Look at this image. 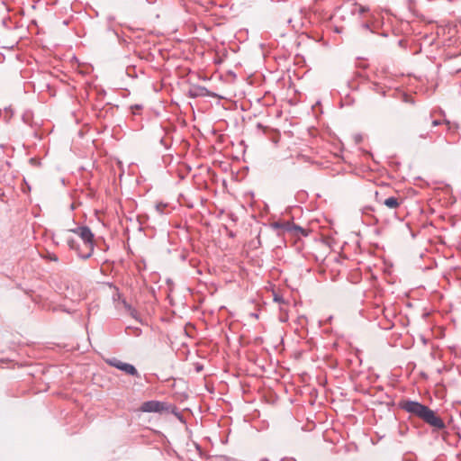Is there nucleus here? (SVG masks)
<instances>
[{
  "instance_id": "1a4fd4ad",
  "label": "nucleus",
  "mask_w": 461,
  "mask_h": 461,
  "mask_svg": "<svg viewBox=\"0 0 461 461\" xmlns=\"http://www.w3.org/2000/svg\"><path fill=\"white\" fill-rule=\"evenodd\" d=\"M164 205L162 204H158L156 206V210L158 212H162V209H163Z\"/></svg>"
},
{
  "instance_id": "f8f14e48",
  "label": "nucleus",
  "mask_w": 461,
  "mask_h": 461,
  "mask_svg": "<svg viewBox=\"0 0 461 461\" xmlns=\"http://www.w3.org/2000/svg\"><path fill=\"white\" fill-rule=\"evenodd\" d=\"M366 9L365 7H363V6H362V7H360V13H364V12H366Z\"/></svg>"
},
{
  "instance_id": "6e6552de",
  "label": "nucleus",
  "mask_w": 461,
  "mask_h": 461,
  "mask_svg": "<svg viewBox=\"0 0 461 461\" xmlns=\"http://www.w3.org/2000/svg\"><path fill=\"white\" fill-rule=\"evenodd\" d=\"M126 307L131 316L133 317L134 319H137V311L132 309L130 305H126Z\"/></svg>"
},
{
  "instance_id": "9b49d317",
  "label": "nucleus",
  "mask_w": 461,
  "mask_h": 461,
  "mask_svg": "<svg viewBox=\"0 0 461 461\" xmlns=\"http://www.w3.org/2000/svg\"><path fill=\"white\" fill-rule=\"evenodd\" d=\"M439 124V122L438 121H433L432 122V125L433 126H436V125H438Z\"/></svg>"
},
{
  "instance_id": "f03ea898",
  "label": "nucleus",
  "mask_w": 461,
  "mask_h": 461,
  "mask_svg": "<svg viewBox=\"0 0 461 461\" xmlns=\"http://www.w3.org/2000/svg\"><path fill=\"white\" fill-rule=\"evenodd\" d=\"M72 232L76 233L82 240L85 248V251H79L78 256L84 259L89 258L94 250V234L91 230L86 226H81L72 229Z\"/></svg>"
},
{
  "instance_id": "20e7f679",
  "label": "nucleus",
  "mask_w": 461,
  "mask_h": 461,
  "mask_svg": "<svg viewBox=\"0 0 461 461\" xmlns=\"http://www.w3.org/2000/svg\"><path fill=\"white\" fill-rule=\"evenodd\" d=\"M140 410L144 412H161L167 410V405L162 402L149 401L142 403Z\"/></svg>"
},
{
  "instance_id": "423d86ee",
  "label": "nucleus",
  "mask_w": 461,
  "mask_h": 461,
  "mask_svg": "<svg viewBox=\"0 0 461 461\" xmlns=\"http://www.w3.org/2000/svg\"><path fill=\"white\" fill-rule=\"evenodd\" d=\"M191 95L193 96H205L209 95V91L203 86H198L191 89Z\"/></svg>"
},
{
  "instance_id": "9d476101",
  "label": "nucleus",
  "mask_w": 461,
  "mask_h": 461,
  "mask_svg": "<svg viewBox=\"0 0 461 461\" xmlns=\"http://www.w3.org/2000/svg\"><path fill=\"white\" fill-rule=\"evenodd\" d=\"M50 258L51 260H53V261H57L58 260V258L55 255L50 256Z\"/></svg>"
},
{
  "instance_id": "7ed1b4c3",
  "label": "nucleus",
  "mask_w": 461,
  "mask_h": 461,
  "mask_svg": "<svg viewBox=\"0 0 461 461\" xmlns=\"http://www.w3.org/2000/svg\"><path fill=\"white\" fill-rule=\"evenodd\" d=\"M107 363L111 366H113L122 372H124L125 374L127 375H132V376H140L139 375V373L137 371V369L135 368L134 366L131 365V364H128V363H124L115 357L113 358H111V359H108L107 360Z\"/></svg>"
},
{
  "instance_id": "0eeeda50",
  "label": "nucleus",
  "mask_w": 461,
  "mask_h": 461,
  "mask_svg": "<svg viewBox=\"0 0 461 461\" xmlns=\"http://www.w3.org/2000/svg\"><path fill=\"white\" fill-rule=\"evenodd\" d=\"M384 204L389 209H396L400 205V203L397 198L391 196L384 201Z\"/></svg>"
},
{
  "instance_id": "39448f33",
  "label": "nucleus",
  "mask_w": 461,
  "mask_h": 461,
  "mask_svg": "<svg viewBox=\"0 0 461 461\" xmlns=\"http://www.w3.org/2000/svg\"><path fill=\"white\" fill-rule=\"evenodd\" d=\"M70 232H72V229H68V230H62L60 235L62 238H64L66 240L68 247L71 249L77 251V253L79 251H84L77 246L76 240L70 236Z\"/></svg>"
},
{
  "instance_id": "f257e3e1",
  "label": "nucleus",
  "mask_w": 461,
  "mask_h": 461,
  "mask_svg": "<svg viewBox=\"0 0 461 461\" xmlns=\"http://www.w3.org/2000/svg\"><path fill=\"white\" fill-rule=\"evenodd\" d=\"M402 408L438 429L445 428L444 421L432 410L418 402L405 401L402 403Z\"/></svg>"
}]
</instances>
